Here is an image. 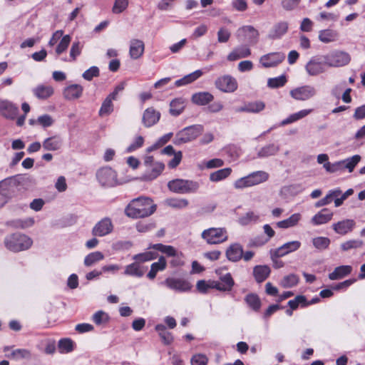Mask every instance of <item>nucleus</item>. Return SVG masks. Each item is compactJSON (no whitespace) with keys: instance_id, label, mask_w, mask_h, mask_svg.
Here are the masks:
<instances>
[{"instance_id":"obj_1","label":"nucleus","mask_w":365,"mask_h":365,"mask_svg":"<svg viewBox=\"0 0 365 365\" xmlns=\"http://www.w3.org/2000/svg\"><path fill=\"white\" fill-rule=\"evenodd\" d=\"M156 210V205L149 197H140L133 199L126 207L125 214L132 218L146 217Z\"/></svg>"},{"instance_id":"obj_2","label":"nucleus","mask_w":365,"mask_h":365,"mask_svg":"<svg viewBox=\"0 0 365 365\" xmlns=\"http://www.w3.org/2000/svg\"><path fill=\"white\" fill-rule=\"evenodd\" d=\"M4 243L9 251L19 252L29 249L33 244V240L29 236L17 232L7 235L4 238Z\"/></svg>"},{"instance_id":"obj_3","label":"nucleus","mask_w":365,"mask_h":365,"mask_svg":"<svg viewBox=\"0 0 365 365\" xmlns=\"http://www.w3.org/2000/svg\"><path fill=\"white\" fill-rule=\"evenodd\" d=\"M21 183V177L19 175L6 178L0 181V196L4 200L1 207L16 195V190Z\"/></svg>"},{"instance_id":"obj_4","label":"nucleus","mask_w":365,"mask_h":365,"mask_svg":"<svg viewBox=\"0 0 365 365\" xmlns=\"http://www.w3.org/2000/svg\"><path fill=\"white\" fill-rule=\"evenodd\" d=\"M268 179L269 174L267 172L262 170L255 171L235 180L233 186L237 190H242L264 182Z\"/></svg>"},{"instance_id":"obj_5","label":"nucleus","mask_w":365,"mask_h":365,"mask_svg":"<svg viewBox=\"0 0 365 365\" xmlns=\"http://www.w3.org/2000/svg\"><path fill=\"white\" fill-rule=\"evenodd\" d=\"M168 187L171 192L175 193H194L199 189L200 184L198 182L193 180L175 179L168 182Z\"/></svg>"},{"instance_id":"obj_6","label":"nucleus","mask_w":365,"mask_h":365,"mask_svg":"<svg viewBox=\"0 0 365 365\" xmlns=\"http://www.w3.org/2000/svg\"><path fill=\"white\" fill-rule=\"evenodd\" d=\"M202 130L203 128L200 125L187 126L176 133L173 143L180 145L192 141L202 133Z\"/></svg>"},{"instance_id":"obj_7","label":"nucleus","mask_w":365,"mask_h":365,"mask_svg":"<svg viewBox=\"0 0 365 365\" xmlns=\"http://www.w3.org/2000/svg\"><path fill=\"white\" fill-rule=\"evenodd\" d=\"M323 60L329 67H341L349 63L351 56L347 52L334 50L323 56Z\"/></svg>"},{"instance_id":"obj_8","label":"nucleus","mask_w":365,"mask_h":365,"mask_svg":"<svg viewBox=\"0 0 365 365\" xmlns=\"http://www.w3.org/2000/svg\"><path fill=\"white\" fill-rule=\"evenodd\" d=\"M201 237L208 244H219L227 240V235L224 228L211 227L204 230Z\"/></svg>"},{"instance_id":"obj_9","label":"nucleus","mask_w":365,"mask_h":365,"mask_svg":"<svg viewBox=\"0 0 365 365\" xmlns=\"http://www.w3.org/2000/svg\"><path fill=\"white\" fill-rule=\"evenodd\" d=\"M317 94L315 88L310 85H304L292 89L289 91L290 96L298 101H306Z\"/></svg>"},{"instance_id":"obj_10","label":"nucleus","mask_w":365,"mask_h":365,"mask_svg":"<svg viewBox=\"0 0 365 365\" xmlns=\"http://www.w3.org/2000/svg\"><path fill=\"white\" fill-rule=\"evenodd\" d=\"M96 177L103 186H114L117 183V175L112 168L106 167L98 170Z\"/></svg>"},{"instance_id":"obj_11","label":"nucleus","mask_w":365,"mask_h":365,"mask_svg":"<svg viewBox=\"0 0 365 365\" xmlns=\"http://www.w3.org/2000/svg\"><path fill=\"white\" fill-rule=\"evenodd\" d=\"M327 64L324 63L322 56L312 57L306 64L305 70L307 73L311 76L319 75L326 71L325 66Z\"/></svg>"},{"instance_id":"obj_12","label":"nucleus","mask_w":365,"mask_h":365,"mask_svg":"<svg viewBox=\"0 0 365 365\" xmlns=\"http://www.w3.org/2000/svg\"><path fill=\"white\" fill-rule=\"evenodd\" d=\"M301 242L293 240L283 244L277 249L270 250V256L273 258L282 257L289 253L298 250L301 247Z\"/></svg>"},{"instance_id":"obj_13","label":"nucleus","mask_w":365,"mask_h":365,"mask_svg":"<svg viewBox=\"0 0 365 365\" xmlns=\"http://www.w3.org/2000/svg\"><path fill=\"white\" fill-rule=\"evenodd\" d=\"M285 58L283 52H272L262 56L259 63L263 68L275 67L281 63Z\"/></svg>"},{"instance_id":"obj_14","label":"nucleus","mask_w":365,"mask_h":365,"mask_svg":"<svg viewBox=\"0 0 365 365\" xmlns=\"http://www.w3.org/2000/svg\"><path fill=\"white\" fill-rule=\"evenodd\" d=\"M215 86L225 93H232L237 89V80L230 75L219 77L215 81Z\"/></svg>"},{"instance_id":"obj_15","label":"nucleus","mask_w":365,"mask_h":365,"mask_svg":"<svg viewBox=\"0 0 365 365\" xmlns=\"http://www.w3.org/2000/svg\"><path fill=\"white\" fill-rule=\"evenodd\" d=\"M162 284L165 285L168 289L179 292H187L191 289L190 284L187 281L180 278L168 277Z\"/></svg>"},{"instance_id":"obj_16","label":"nucleus","mask_w":365,"mask_h":365,"mask_svg":"<svg viewBox=\"0 0 365 365\" xmlns=\"http://www.w3.org/2000/svg\"><path fill=\"white\" fill-rule=\"evenodd\" d=\"M289 30V23L286 21H279L275 23L269 29L267 38L270 40L282 38Z\"/></svg>"},{"instance_id":"obj_17","label":"nucleus","mask_w":365,"mask_h":365,"mask_svg":"<svg viewBox=\"0 0 365 365\" xmlns=\"http://www.w3.org/2000/svg\"><path fill=\"white\" fill-rule=\"evenodd\" d=\"M113 226L110 218L105 217L96 224L92 229V235L97 237H103L110 234Z\"/></svg>"},{"instance_id":"obj_18","label":"nucleus","mask_w":365,"mask_h":365,"mask_svg":"<svg viewBox=\"0 0 365 365\" xmlns=\"http://www.w3.org/2000/svg\"><path fill=\"white\" fill-rule=\"evenodd\" d=\"M63 145V138L59 135H52L46 138L42 142V147L46 151H58L60 150Z\"/></svg>"},{"instance_id":"obj_19","label":"nucleus","mask_w":365,"mask_h":365,"mask_svg":"<svg viewBox=\"0 0 365 365\" xmlns=\"http://www.w3.org/2000/svg\"><path fill=\"white\" fill-rule=\"evenodd\" d=\"M160 113L153 107L148 108L143 114L142 123L146 128L155 125L160 118Z\"/></svg>"},{"instance_id":"obj_20","label":"nucleus","mask_w":365,"mask_h":365,"mask_svg":"<svg viewBox=\"0 0 365 365\" xmlns=\"http://www.w3.org/2000/svg\"><path fill=\"white\" fill-rule=\"evenodd\" d=\"M146 270V267L138 264V262L134 261V262L125 267L123 274L128 277L141 278L144 276Z\"/></svg>"},{"instance_id":"obj_21","label":"nucleus","mask_w":365,"mask_h":365,"mask_svg":"<svg viewBox=\"0 0 365 365\" xmlns=\"http://www.w3.org/2000/svg\"><path fill=\"white\" fill-rule=\"evenodd\" d=\"M355 225L354 220L346 219L333 224L332 228L337 234L345 235L352 231Z\"/></svg>"},{"instance_id":"obj_22","label":"nucleus","mask_w":365,"mask_h":365,"mask_svg":"<svg viewBox=\"0 0 365 365\" xmlns=\"http://www.w3.org/2000/svg\"><path fill=\"white\" fill-rule=\"evenodd\" d=\"M237 35L255 43L257 41L259 32L252 26H244L237 30Z\"/></svg>"},{"instance_id":"obj_23","label":"nucleus","mask_w":365,"mask_h":365,"mask_svg":"<svg viewBox=\"0 0 365 365\" xmlns=\"http://www.w3.org/2000/svg\"><path fill=\"white\" fill-rule=\"evenodd\" d=\"M18 113V107L12 103L4 101L0 102V114L9 119H14Z\"/></svg>"},{"instance_id":"obj_24","label":"nucleus","mask_w":365,"mask_h":365,"mask_svg":"<svg viewBox=\"0 0 365 365\" xmlns=\"http://www.w3.org/2000/svg\"><path fill=\"white\" fill-rule=\"evenodd\" d=\"M144 43L139 39H132L130 41L129 54L132 59H138L144 53Z\"/></svg>"},{"instance_id":"obj_25","label":"nucleus","mask_w":365,"mask_h":365,"mask_svg":"<svg viewBox=\"0 0 365 365\" xmlns=\"http://www.w3.org/2000/svg\"><path fill=\"white\" fill-rule=\"evenodd\" d=\"M83 88L81 85L73 84L65 88L63 92L64 98L73 101L79 98L83 93Z\"/></svg>"},{"instance_id":"obj_26","label":"nucleus","mask_w":365,"mask_h":365,"mask_svg":"<svg viewBox=\"0 0 365 365\" xmlns=\"http://www.w3.org/2000/svg\"><path fill=\"white\" fill-rule=\"evenodd\" d=\"M333 217V212L329 210L324 208L314 215L311 219V222L314 225H320L329 222Z\"/></svg>"},{"instance_id":"obj_27","label":"nucleus","mask_w":365,"mask_h":365,"mask_svg":"<svg viewBox=\"0 0 365 365\" xmlns=\"http://www.w3.org/2000/svg\"><path fill=\"white\" fill-rule=\"evenodd\" d=\"M167 267V262L163 256H160L158 262H153L150 265V269L147 274V277L153 280L156 277L158 272L165 270Z\"/></svg>"},{"instance_id":"obj_28","label":"nucleus","mask_w":365,"mask_h":365,"mask_svg":"<svg viewBox=\"0 0 365 365\" xmlns=\"http://www.w3.org/2000/svg\"><path fill=\"white\" fill-rule=\"evenodd\" d=\"M226 257L231 262H238L242 257V247L238 243L231 245L226 250Z\"/></svg>"},{"instance_id":"obj_29","label":"nucleus","mask_w":365,"mask_h":365,"mask_svg":"<svg viewBox=\"0 0 365 365\" xmlns=\"http://www.w3.org/2000/svg\"><path fill=\"white\" fill-rule=\"evenodd\" d=\"M301 220L300 213H294L289 217L277 222L276 225L281 229H288L297 226Z\"/></svg>"},{"instance_id":"obj_30","label":"nucleus","mask_w":365,"mask_h":365,"mask_svg":"<svg viewBox=\"0 0 365 365\" xmlns=\"http://www.w3.org/2000/svg\"><path fill=\"white\" fill-rule=\"evenodd\" d=\"M53 88L51 86L38 85L33 89L34 95L38 99H47L53 94Z\"/></svg>"},{"instance_id":"obj_31","label":"nucleus","mask_w":365,"mask_h":365,"mask_svg":"<svg viewBox=\"0 0 365 365\" xmlns=\"http://www.w3.org/2000/svg\"><path fill=\"white\" fill-rule=\"evenodd\" d=\"M339 36V33L333 29H324L319 32V39L324 43L336 41Z\"/></svg>"},{"instance_id":"obj_32","label":"nucleus","mask_w":365,"mask_h":365,"mask_svg":"<svg viewBox=\"0 0 365 365\" xmlns=\"http://www.w3.org/2000/svg\"><path fill=\"white\" fill-rule=\"evenodd\" d=\"M351 266L341 265L336 267L334 270L329 274V278L331 280L339 279L349 275L351 272Z\"/></svg>"},{"instance_id":"obj_33","label":"nucleus","mask_w":365,"mask_h":365,"mask_svg":"<svg viewBox=\"0 0 365 365\" xmlns=\"http://www.w3.org/2000/svg\"><path fill=\"white\" fill-rule=\"evenodd\" d=\"M270 268L267 265H257L254 267L253 274L257 282H264L270 274Z\"/></svg>"},{"instance_id":"obj_34","label":"nucleus","mask_w":365,"mask_h":365,"mask_svg":"<svg viewBox=\"0 0 365 365\" xmlns=\"http://www.w3.org/2000/svg\"><path fill=\"white\" fill-rule=\"evenodd\" d=\"M214 98L212 94L209 92H199L192 96V101L199 106H205L210 103Z\"/></svg>"},{"instance_id":"obj_35","label":"nucleus","mask_w":365,"mask_h":365,"mask_svg":"<svg viewBox=\"0 0 365 365\" xmlns=\"http://www.w3.org/2000/svg\"><path fill=\"white\" fill-rule=\"evenodd\" d=\"M164 203L173 209L182 210L188 206L189 201L185 198L170 197L166 199Z\"/></svg>"},{"instance_id":"obj_36","label":"nucleus","mask_w":365,"mask_h":365,"mask_svg":"<svg viewBox=\"0 0 365 365\" xmlns=\"http://www.w3.org/2000/svg\"><path fill=\"white\" fill-rule=\"evenodd\" d=\"M279 150V146L274 143L268 144L262 147L257 153L259 158H267L276 155Z\"/></svg>"},{"instance_id":"obj_37","label":"nucleus","mask_w":365,"mask_h":365,"mask_svg":"<svg viewBox=\"0 0 365 365\" xmlns=\"http://www.w3.org/2000/svg\"><path fill=\"white\" fill-rule=\"evenodd\" d=\"M155 330L165 344L168 345L173 342V336L170 331H167L165 325L157 324L155 326Z\"/></svg>"},{"instance_id":"obj_38","label":"nucleus","mask_w":365,"mask_h":365,"mask_svg":"<svg viewBox=\"0 0 365 365\" xmlns=\"http://www.w3.org/2000/svg\"><path fill=\"white\" fill-rule=\"evenodd\" d=\"M103 259L104 255L101 252L96 251L86 255L83 263L86 267H91Z\"/></svg>"},{"instance_id":"obj_39","label":"nucleus","mask_w":365,"mask_h":365,"mask_svg":"<svg viewBox=\"0 0 365 365\" xmlns=\"http://www.w3.org/2000/svg\"><path fill=\"white\" fill-rule=\"evenodd\" d=\"M185 108V102L182 98L173 100L170 103V113L172 115H179Z\"/></svg>"},{"instance_id":"obj_40","label":"nucleus","mask_w":365,"mask_h":365,"mask_svg":"<svg viewBox=\"0 0 365 365\" xmlns=\"http://www.w3.org/2000/svg\"><path fill=\"white\" fill-rule=\"evenodd\" d=\"M150 172H148L145 175V179L148 180H152L156 178L164 170L165 165L160 162H155L152 166Z\"/></svg>"},{"instance_id":"obj_41","label":"nucleus","mask_w":365,"mask_h":365,"mask_svg":"<svg viewBox=\"0 0 365 365\" xmlns=\"http://www.w3.org/2000/svg\"><path fill=\"white\" fill-rule=\"evenodd\" d=\"M361 159V158L359 155H354L351 158L341 160L343 170L347 169L349 173H351Z\"/></svg>"},{"instance_id":"obj_42","label":"nucleus","mask_w":365,"mask_h":365,"mask_svg":"<svg viewBox=\"0 0 365 365\" xmlns=\"http://www.w3.org/2000/svg\"><path fill=\"white\" fill-rule=\"evenodd\" d=\"M113 99L107 96L103 101L101 107L99 110L98 115L101 117L108 116L113 111Z\"/></svg>"},{"instance_id":"obj_43","label":"nucleus","mask_w":365,"mask_h":365,"mask_svg":"<svg viewBox=\"0 0 365 365\" xmlns=\"http://www.w3.org/2000/svg\"><path fill=\"white\" fill-rule=\"evenodd\" d=\"M232 173V169L226 168L218 170L210 175V180L212 182H218L227 178Z\"/></svg>"},{"instance_id":"obj_44","label":"nucleus","mask_w":365,"mask_h":365,"mask_svg":"<svg viewBox=\"0 0 365 365\" xmlns=\"http://www.w3.org/2000/svg\"><path fill=\"white\" fill-rule=\"evenodd\" d=\"M157 257V254L153 252H145L139 253L133 256V259L138 262V264L155 259Z\"/></svg>"},{"instance_id":"obj_45","label":"nucleus","mask_w":365,"mask_h":365,"mask_svg":"<svg viewBox=\"0 0 365 365\" xmlns=\"http://www.w3.org/2000/svg\"><path fill=\"white\" fill-rule=\"evenodd\" d=\"M299 282V277L294 274L284 276L280 281V286L284 288H291L296 286Z\"/></svg>"},{"instance_id":"obj_46","label":"nucleus","mask_w":365,"mask_h":365,"mask_svg":"<svg viewBox=\"0 0 365 365\" xmlns=\"http://www.w3.org/2000/svg\"><path fill=\"white\" fill-rule=\"evenodd\" d=\"M149 248H153L156 250H158L169 257H173L178 252L175 250V248L170 245H165L160 243L152 245L149 247Z\"/></svg>"},{"instance_id":"obj_47","label":"nucleus","mask_w":365,"mask_h":365,"mask_svg":"<svg viewBox=\"0 0 365 365\" xmlns=\"http://www.w3.org/2000/svg\"><path fill=\"white\" fill-rule=\"evenodd\" d=\"M247 305L254 311H258L261 307V302L259 297L255 294H249L245 299Z\"/></svg>"},{"instance_id":"obj_48","label":"nucleus","mask_w":365,"mask_h":365,"mask_svg":"<svg viewBox=\"0 0 365 365\" xmlns=\"http://www.w3.org/2000/svg\"><path fill=\"white\" fill-rule=\"evenodd\" d=\"M287 82L285 75H281L278 77L270 78L267 80V86L271 88H277L284 86Z\"/></svg>"},{"instance_id":"obj_49","label":"nucleus","mask_w":365,"mask_h":365,"mask_svg":"<svg viewBox=\"0 0 365 365\" xmlns=\"http://www.w3.org/2000/svg\"><path fill=\"white\" fill-rule=\"evenodd\" d=\"M364 242L361 240H349L341 244V249L343 251H348L351 249L360 248L363 246Z\"/></svg>"},{"instance_id":"obj_50","label":"nucleus","mask_w":365,"mask_h":365,"mask_svg":"<svg viewBox=\"0 0 365 365\" xmlns=\"http://www.w3.org/2000/svg\"><path fill=\"white\" fill-rule=\"evenodd\" d=\"M109 319L108 314L102 310L96 312L92 317V320L98 326L108 322Z\"/></svg>"},{"instance_id":"obj_51","label":"nucleus","mask_w":365,"mask_h":365,"mask_svg":"<svg viewBox=\"0 0 365 365\" xmlns=\"http://www.w3.org/2000/svg\"><path fill=\"white\" fill-rule=\"evenodd\" d=\"M312 244L315 248L323 250L329 247L330 240L326 237H317L312 239Z\"/></svg>"},{"instance_id":"obj_52","label":"nucleus","mask_w":365,"mask_h":365,"mask_svg":"<svg viewBox=\"0 0 365 365\" xmlns=\"http://www.w3.org/2000/svg\"><path fill=\"white\" fill-rule=\"evenodd\" d=\"M58 349L61 353H69L73 349V343L70 339H62L58 341Z\"/></svg>"},{"instance_id":"obj_53","label":"nucleus","mask_w":365,"mask_h":365,"mask_svg":"<svg viewBox=\"0 0 365 365\" xmlns=\"http://www.w3.org/2000/svg\"><path fill=\"white\" fill-rule=\"evenodd\" d=\"M259 220V215L254 212H248L239 218V222L242 225H247L252 222H255Z\"/></svg>"},{"instance_id":"obj_54","label":"nucleus","mask_w":365,"mask_h":365,"mask_svg":"<svg viewBox=\"0 0 365 365\" xmlns=\"http://www.w3.org/2000/svg\"><path fill=\"white\" fill-rule=\"evenodd\" d=\"M247 113H257L264 109L265 104L262 101H255L247 103Z\"/></svg>"},{"instance_id":"obj_55","label":"nucleus","mask_w":365,"mask_h":365,"mask_svg":"<svg viewBox=\"0 0 365 365\" xmlns=\"http://www.w3.org/2000/svg\"><path fill=\"white\" fill-rule=\"evenodd\" d=\"M301 0H281V6L286 11H292L298 8Z\"/></svg>"},{"instance_id":"obj_56","label":"nucleus","mask_w":365,"mask_h":365,"mask_svg":"<svg viewBox=\"0 0 365 365\" xmlns=\"http://www.w3.org/2000/svg\"><path fill=\"white\" fill-rule=\"evenodd\" d=\"M324 168L327 172L334 173L338 171H343L341 160L331 163L327 162L323 165Z\"/></svg>"},{"instance_id":"obj_57","label":"nucleus","mask_w":365,"mask_h":365,"mask_svg":"<svg viewBox=\"0 0 365 365\" xmlns=\"http://www.w3.org/2000/svg\"><path fill=\"white\" fill-rule=\"evenodd\" d=\"M71 40V38L69 35H66L62 38L56 49V52L58 55H60L67 49Z\"/></svg>"},{"instance_id":"obj_58","label":"nucleus","mask_w":365,"mask_h":365,"mask_svg":"<svg viewBox=\"0 0 365 365\" xmlns=\"http://www.w3.org/2000/svg\"><path fill=\"white\" fill-rule=\"evenodd\" d=\"M220 282L222 284V285L225 287H226L227 292L230 291L235 284L231 274L229 272H225V275L221 277V279H220Z\"/></svg>"},{"instance_id":"obj_59","label":"nucleus","mask_w":365,"mask_h":365,"mask_svg":"<svg viewBox=\"0 0 365 365\" xmlns=\"http://www.w3.org/2000/svg\"><path fill=\"white\" fill-rule=\"evenodd\" d=\"M53 119L48 114L40 115L36 120V123L41 125L43 128L50 127L53 124Z\"/></svg>"},{"instance_id":"obj_60","label":"nucleus","mask_w":365,"mask_h":365,"mask_svg":"<svg viewBox=\"0 0 365 365\" xmlns=\"http://www.w3.org/2000/svg\"><path fill=\"white\" fill-rule=\"evenodd\" d=\"M207 356L202 354L193 355L190 360L191 365H207Z\"/></svg>"},{"instance_id":"obj_61","label":"nucleus","mask_w":365,"mask_h":365,"mask_svg":"<svg viewBox=\"0 0 365 365\" xmlns=\"http://www.w3.org/2000/svg\"><path fill=\"white\" fill-rule=\"evenodd\" d=\"M99 68L97 66H91L83 73V78L86 81H91L94 77L99 76Z\"/></svg>"},{"instance_id":"obj_62","label":"nucleus","mask_w":365,"mask_h":365,"mask_svg":"<svg viewBox=\"0 0 365 365\" xmlns=\"http://www.w3.org/2000/svg\"><path fill=\"white\" fill-rule=\"evenodd\" d=\"M128 5V0H115L112 11L114 14H120L126 9Z\"/></svg>"},{"instance_id":"obj_63","label":"nucleus","mask_w":365,"mask_h":365,"mask_svg":"<svg viewBox=\"0 0 365 365\" xmlns=\"http://www.w3.org/2000/svg\"><path fill=\"white\" fill-rule=\"evenodd\" d=\"M231 36L230 32L225 28H221L217 32V41L220 43H226Z\"/></svg>"},{"instance_id":"obj_64","label":"nucleus","mask_w":365,"mask_h":365,"mask_svg":"<svg viewBox=\"0 0 365 365\" xmlns=\"http://www.w3.org/2000/svg\"><path fill=\"white\" fill-rule=\"evenodd\" d=\"M12 356L17 360L27 359L31 356L30 351L24 349H18L12 352Z\"/></svg>"}]
</instances>
